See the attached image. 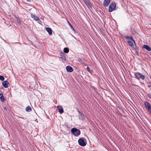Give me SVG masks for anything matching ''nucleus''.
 I'll list each match as a JSON object with an SVG mask.
<instances>
[{
    "label": "nucleus",
    "mask_w": 151,
    "mask_h": 151,
    "mask_svg": "<svg viewBox=\"0 0 151 151\" xmlns=\"http://www.w3.org/2000/svg\"><path fill=\"white\" fill-rule=\"evenodd\" d=\"M71 132L72 134L75 137L78 136L81 134L80 129L75 128L72 129Z\"/></svg>",
    "instance_id": "f257e3e1"
},
{
    "label": "nucleus",
    "mask_w": 151,
    "mask_h": 151,
    "mask_svg": "<svg viewBox=\"0 0 151 151\" xmlns=\"http://www.w3.org/2000/svg\"><path fill=\"white\" fill-rule=\"evenodd\" d=\"M134 76V78L139 80L140 79L144 80L145 78V77L144 75L139 72H136L135 73Z\"/></svg>",
    "instance_id": "f03ea898"
},
{
    "label": "nucleus",
    "mask_w": 151,
    "mask_h": 151,
    "mask_svg": "<svg viewBox=\"0 0 151 151\" xmlns=\"http://www.w3.org/2000/svg\"><path fill=\"white\" fill-rule=\"evenodd\" d=\"M85 139L83 137L80 138L78 140L79 144L82 146H85L86 144V142L85 141Z\"/></svg>",
    "instance_id": "7ed1b4c3"
},
{
    "label": "nucleus",
    "mask_w": 151,
    "mask_h": 151,
    "mask_svg": "<svg viewBox=\"0 0 151 151\" xmlns=\"http://www.w3.org/2000/svg\"><path fill=\"white\" fill-rule=\"evenodd\" d=\"M116 4L115 2L112 3L109 5V12L113 11L115 8Z\"/></svg>",
    "instance_id": "20e7f679"
},
{
    "label": "nucleus",
    "mask_w": 151,
    "mask_h": 151,
    "mask_svg": "<svg viewBox=\"0 0 151 151\" xmlns=\"http://www.w3.org/2000/svg\"><path fill=\"white\" fill-rule=\"evenodd\" d=\"M144 103L145 106L148 111L151 113V105L147 101H145Z\"/></svg>",
    "instance_id": "39448f33"
},
{
    "label": "nucleus",
    "mask_w": 151,
    "mask_h": 151,
    "mask_svg": "<svg viewBox=\"0 0 151 151\" xmlns=\"http://www.w3.org/2000/svg\"><path fill=\"white\" fill-rule=\"evenodd\" d=\"M77 111L79 113V118L81 120H84L85 119V118L84 116V115L82 114L81 112L78 110V109H77Z\"/></svg>",
    "instance_id": "423d86ee"
},
{
    "label": "nucleus",
    "mask_w": 151,
    "mask_h": 151,
    "mask_svg": "<svg viewBox=\"0 0 151 151\" xmlns=\"http://www.w3.org/2000/svg\"><path fill=\"white\" fill-rule=\"evenodd\" d=\"M124 37L127 40L130 39V40H132L134 42L135 44L136 42H135V41L133 39V37L132 35H131L130 36H125Z\"/></svg>",
    "instance_id": "0eeeda50"
},
{
    "label": "nucleus",
    "mask_w": 151,
    "mask_h": 151,
    "mask_svg": "<svg viewBox=\"0 0 151 151\" xmlns=\"http://www.w3.org/2000/svg\"><path fill=\"white\" fill-rule=\"evenodd\" d=\"M57 108L58 110V112L60 114H62L63 112V108L61 106H57Z\"/></svg>",
    "instance_id": "6e6552de"
},
{
    "label": "nucleus",
    "mask_w": 151,
    "mask_h": 151,
    "mask_svg": "<svg viewBox=\"0 0 151 151\" xmlns=\"http://www.w3.org/2000/svg\"><path fill=\"white\" fill-rule=\"evenodd\" d=\"M9 84V82L7 81H4L2 83L3 86L6 88L8 87V85Z\"/></svg>",
    "instance_id": "1a4fd4ad"
},
{
    "label": "nucleus",
    "mask_w": 151,
    "mask_h": 151,
    "mask_svg": "<svg viewBox=\"0 0 151 151\" xmlns=\"http://www.w3.org/2000/svg\"><path fill=\"white\" fill-rule=\"evenodd\" d=\"M67 71L68 72H71L73 71V68L70 66H68L66 68Z\"/></svg>",
    "instance_id": "9d476101"
},
{
    "label": "nucleus",
    "mask_w": 151,
    "mask_h": 151,
    "mask_svg": "<svg viewBox=\"0 0 151 151\" xmlns=\"http://www.w3.org/2000/svg\"><path fill=\"white\" fill-rule=\"evenodd\" d=\"M31 16L32 18H33L34 20L36 21H38L40 20V19L36 15L32 14H31Z\"/></svg>",
    "instance_id": "9b49d317"
},
{
    "label": "nucleus",
    "mask_w": 151,
    "mask_h": 151,
    "mask_svg": "<svg viewBox=\"0 0 151 151\" xmlns=\"http://www.w3.org/2000/svg\"><path fill=\"white\" fill-rule=\"evenodd\" d=\"M111 0H104L103 5L105 6H107L110 2Z\"/></svg>",
    "instance_id": "f8f14e48"
},
{
    "label": "nucleus",
    "mask_w": 151,
    "mask_h": 151,
    "mask_svg": "<svg viewBox=\"0 0 151 151\" xmlns=\"http://www.w3.org/2000/svg\"><path fill=\"white\" fill-rule=\"evenodd\" d=\"M84 2L88 7L91 8L92 7V5L90 4L88 0H84Z\"/></svg>",
    "instance_id": "ddd939ff"
},
{
    "label": "nucleus",
    "mask_w": 151,
    "mask_h": 151,
    "mask_svg": "<svg viewBox=\"0 0 151 151\" xmlns=\"http://www.w3.org/2000/svg\"><path fill=\"white\" fill-rule=\"evenodd\" d=\"M60 58L65 61H66V58L65 56V54L63 52H60Z\"/></svg>",
    "instance_id": "4468645a"
},
{
    "label": "nucleus",
    "mask_w": 151,
    "mask_h": 151,
    "mask_svg": "<svg viewBox=\"0 0 151 151\" xmlns=\"http://www.w3.org/2000/svg\"><path fill=\"white\" fill-rule=\"evenodd\" d=\"M143 48L146 49L148 51H151V48L147 45H144L143 46Z\"/></svg>",
    "instance_id": "2eb2a0df"
},
{
    "label": "nucleus",
    "mask_w": 151,
    "mask_h": 151,
    "mask_svg": "<svg viewBox=\"0 0 151 151\" xmlns=\"http://www.w3.org/2000/svg\"><path fill=\"white\" fill-rule=\"evenodd\" d=\"M46 30L49 35H51L52 34V30L50 28L46 27Z\"/></svg>",
    "instance_id": "dca6fc26"
},
{
    "label": "nucleus",
    "mask_w": 151,
    "mask_h": 151,
    "mask_svg": "<svg viewBox=\"0 0 151 151\" xmlns=\"http://www.w3.org/2000/svg\"><path fill=\"white\" fill-rule=\"evenodd\" d=\"M0 99L1 101L4 102L5 101V99L2 94L0 93Z\"/></svg>",
    "instance_id": "f3484780"
},
{
    "label": "nucleus",
    "mask_w": 151,
    "mask_h": 151,
    "mask_svg": "<svg viewBox=\"0 0 151 151\" xmlns=\"http://www.w3.org/2000/svg\"><path fill=\"white\" fill-rule=\"evenodd\" d=\"M32 109L29 106H28L26 108V110L28 112H29L31 111Z\"/></svg>",
    "instance_id": "a211bd4d"
},
{
    "label": "nucleus",
    "mask_w": 151,
    "mask_h": 151,
    "mask_svg": "<svg viewBox=\"0 0 151 151\" xmlns=\"http://www.w3.org/2000/svg\"><path fill=\"white\" fill-rule=\"evenodd\" d=\"M63 51L64 53H67L69 52V50L68 48L65 47Z\"/></svg>",
    "instance_id": "6ab92c4d"
},
{
    "label": "nucleus",
    "mask_w": 151,
    "mask_h": 151,
    "mask_svg": "<svg viewBox=\"0 0 151 151\" xmlns=\"http://www.w3.org/2000/svg\"><path fill=\"white\" fill-rule=\"evenodd\" d=\"M67 22L69 25V26H70V27H71V29H72L73 30L75 31V29L71 25L70 22L68 21H67Z\"/></svg>",
    "instance_id": "aec40b11"
},
{
    "label": "nucleus",
    "mask_w": 151,
    "mask_h": 151,
    "mask_svg": "<svg viewBox=\"0 0 151 151\" xmlns=\"http://www.w3.org/2000/svg\"><path fill=\"white\" fill-rule=\"evenodd\" d=\"M127 42H128V44L130 46H133L134 44H133V42L132 41H127Z\"/></svg>",
    "instance_id": "412c9836"
},
{
    "label": "nucleus",
    "mask_w": 151,
    "mask_h": 151,
    "mask_svg": "<svg viewBox=\"0 0 151 151\" xmlns=\"http://www.w3.org/2000/svg\"><path fill=\"white\" fill-rule=\"evenodd\" d=\"M135 47L134 48V50H135L136 52H137L139 50V48L136 45V44H135Z\"/></svg>",
    "instance_id": "4be33fe9"
},
{
    "label": "nucleus",
    "mask_w": 151,
    "mask_h": 151,
    "mask_svg": "<svg viewBox=\"0 0 151 151\" xmlns=\"http://www.w3.org/2000/svg\"><path fill=\"white\" fill-rule=\"evenodd\" d=\"M77 59V60L78 61V62H79L80 63H82V60L79 57H78Z\"/></svg>",
    "instance_id": "5701e85b"
},
{
    "label": "nucleus",
    "mask_w": 151,
    "mask_h": 151,
    "mask_svg": "<svg viewBox=\"0 0 151 151\" xmlns=\"http://www.w3.org/2000/svg\"><path fill=\"white\" fill-rule=\"evenodd\" d=\"M0 80L2 81H3L4 80V78L2 76H0Z\"/></svg>",
    "instance_id": "b1692460"
},
{
    "label": "nucleus",
    "mask_w": 151,
    "mask_h": 151,
    "mask_svg": "<svg viewBox=\"0 0 151 151\" xmlns=\"http://www.w3.org/2000/svg\"><path fill=\"white\" fill-rule=\"evenodd\" d=\"M86 69L88 72H89L90 73L91 72V71H92L91 70H90V68L88 67H87Z\"/></svg>",
    "instance_id": "393cba45"
},
{
    "label": "nucleus",
    "mask_w": 151,
    "mask_h": 151,
    "mask_svg": "<svg viewBox=\"0 0 151 151\" xmlns=\"http://www.w3.org/2000/svg\"><path fill=\"white\" fill-rule=\"evenodd\" d=\"M17 22L18 23H20V22H20V19H17Z\"/></svg>",
    "instance_id": "a878e982"
},
{
    "label": "nucleus",
    "mask_w": 151,
    "mask_h": 151,
    "mask_svg": "<svg viewBox=\"0 0 151 151\" xmlns=\"http://www.w3.org/2000/svg\"><path fill=\"white\" fill-rule=\"evenodd\" d=\"M149 98H151V95H150Z\"/></svg>",
    "instance_id": "bb28decb"
},
{
    "label": "nucleus",
    "mask_w": 151,
    "mask_h": 151,
    "mask_svg": "<svg viewBox=\"0 0 151 151\" xmlns=\"http://www.w3.org/2000/svg\"><path fill=\"white\" fill-rule=\"evenodd\" d=\"M151 85H148V86L149 87H151Z\"/></svg>",
    "instance_id": "cd10ccee"
}]
</instances>
